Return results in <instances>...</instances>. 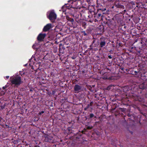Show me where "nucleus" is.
I'll use <instances>...</instances> for the list:
<instances>
[{"instance_id":"nucleus-31","label":"nucleus","mask_w":147,"mask_h":147,"mask_svg":"<svg viewBox=\"0 0 147 147\" xmlns=\"http://www.w3.org/2000/svg\"><path fill=\"white\" fill-rule=\"evenodd\" d=\"M33 90L32 89H30V92H31V91H33Z\"/></svg>"},{"instance_id":"nucleus-19","label":"nucleus","mask_w":147,"mask_h":147,"mask_svg":"<svg viewBox=\"0 0 147 147\" xmlns=\"http://www.w3.org/2000/svg\"><path fill=\"white\" fill-rule=\"evenodd\" d=\"M45 112L44 111H42L40 112H39L38 114V117H40L42 114L44 113Z\"/></svg>"},{"instance_id":"nucleus-26","label":"nucleus","mask_w":147,"mask_h":147,"mask_svg":"<svg viewBox=\"0 0 147 147\" xmlns=\"http://www.w3.org/2000/svg\"><path fill=\"white\" fill-rule=\"evenodd\" d=\"M71 58L72 59H76V57L75 56H73V57H71Z\"/></svg>"},{"instance_id":"nucleus-14","label":"nucleus","mask_w":147,"mask_h":147,"mask_svg":"<svg viewBox=\"0 0 147 147\" xmlns=\"http://www.w3.org/2000/svg\"><path fill=\"white\" fill-rule=\"evenodd\" d=\"M86 86L88 90H90L91 92L92 91V87L91 86V85H89L87 84H86Z\"/></svg>"},{"instance_id":"nucleus-17","label":"nucleus","mask_w":147,"mask_h":147,"mask_svg":"<svg viewBox=\"0 0 147 147\" xmlns=\"http://www.w3.org/2000/svg\"><path fill=\"white\" fill-rule=\"evenodd\" d=\"M101 78L103 79L106 80L108 78V77L106 75H104L102 76Z\"/></svg>"},{"instance_id":"nucleus-39","label":"nucleus","mask_w":147,"mask_h":147,"mask_svg":"<svg viewBox=\"0 0 147 147\" xmlns=\"http://www.w3.org/2000/svg\"><path fill=\"white\" fill-rule=\"evenodd\" d=\"M92 117H93V114H92Z\"/></svg>"},{"instance_id":"nucleus-28","label":"nucleus","mask_w":147,"mask_h":147,"mask_svg":"<svg viewBox=\"0 0 147 147\" xmlns=\"http://www.w3.org/2000/svg\"><path fill=\"white\" fill-rule=\"evenodd\" d=\"M9 78V76H5V78L7 79H8Z\"/></svg>"},{"instance_id":"nucleus-27","label":"nucleus","mask_w":147,"mask_h":147,"mask_svg":"<svg viewBox=\"0 0 147 147\" xmlns=\"http://www.w3.org/2000/svg\"><path fill=\"white\" fill-rule=\"evenodd\" d=\"M90 118H92V113H90Z\"/></svg>"},{"instance_id":"nucleus-40","label":"nucleus","mask_w":147,"mask_h":147,"mask_svg":"<svg viewBox=\"0 0 147 147\" xmlns=\"http://www.w3.org/2000/svg\"><path fill=\"white\" fill-rule=\"evenodd\" d=\"M34 46V45H33V46H32V47H33V48Z\"/></svg>"},{"instance_id":"nucleus-38","label":"nucleus","mask_w":147,"mask_h":147,"mask_svg":"<svg viewBox=\"0 0 147 147\" xmlns=\"http://www.w3.org/2000/svg\"><path fill=\"white\" fill-rule=\"evenodd\" d=\"M91 46H92V45H90V47H91Z\"/></svg>"},{"instance_id":"nucleus-34","label":"nucleus","mask_w":147,"mask_h":147,"mask_svg":"<svg viewBox=\"0 0 147 147\" xmlns=\"http://www.w3.org/2000/svg\"><path fill=\"white\" fill-rule=\"evenodd\" d=\"M134 72H135V73H136V74L137 73V71H135Z\"/></svg>"},{"instance_id":"nucleus-5","label":"nucleus","mask_w":147,"mask_h":147,"mask_svg":"<svg viewBox=\"0 0 147 147\" xmlns=\"http://www.w3.org/2000/svg\"><path fill=\"white\" fill-rule=\"evenodd\" d=\"M78 1V0H69L68 2H70L71 1V4H72L71 6H72L74 8H78V7L79 6V5H78V3L77 2ZM78 1H79L80 2V0H78Z\"/></svg>"},{"instance_id":"nucleus-41","label":"nucleus","mask_w":147,"mask_h":147,"mask_svg":"<svg viewBox=\"0 0 147 147\" xmlns=\"http://www.w3.org/2000/svg\"><path fill=\"white\" fill-rule=\"evenodd\" d=\"M92 49V48H90V49Z\"/></svg>"},{"instance_id":"nucleus-24","label":"nucleus","mask_w":147,"mask_h":147,"mask_svg":"<svg viewBox=\"0 0 147 147\" xmlns=\"http://www.w3.org/2000/svg\"><path fill=\"white\" fill-rule=\"evenodd\" d=\"M5 126H6V127L7 128H9L10 127L9 125H6Z\"/></svg>"},{"instance_id":"nucleus-32","label":"nucleus","mask_w":147,"mask_h":147,"mask_svg":"<svg viewBox=\"0 0 147 147\" xmlns=\"http://www.w3.org/2000/svg\"><path fill=\"white\" fill-rule=\"evenodd\" d=\"M90 104L91 105H92V102H90Z\"/></svg>"},{"instance_id":"nucleus-7","label":"nucleus","mask_w":147,"mask_h":147,"mask_svg":"<svg viewBox=\"0 0 147 147\" xmlns=\"http://www.w3.org/2000/svg\"><path fill=\"white\" fill-rule=\"evenodd\" d=\"M65 44L63 45L62 44H60L59 45V51L61 53L63 54L64 53V50L65 49Z\"/></svg>"},{"instance_id":"nucleus-10","label":"nucleus","mask_w":147,"mask_h":147,"mask_svg":"<svg viewBox=\"0 0 147 147\" xmlns=\"http://www.w3.org/2000/svg\"><path fill=\"white\" fill-rule=\"evenodd\" d=\"M86 75L88 78L89 79L91 78L92 77V71L91 69L90 70L88 69L87 70Z\"/></svg>"},{"instance_id":"nucleus-18","label":"nucleus","mask_w":147,"mask_h":147,"mask_svg":"<svg viewBox=\"0 0 147 147\" xmlns=\"http://www.w3.org/2000/svg\"><path fill=\"white\" fill-rule=\"evenodd\" d=\"M113 86V85H110L108 86L106 88V90H109L111 88V87Z\"/></svg>"},{"instance_id":"nucleus-16","label":"nucleus","mask_w":147,"mask_h":147,"mask_svg":"<svg viewBox=\"0 0 147 147\" xmlns=\"http://www.w3.org/2000/svg\"><path fill=\"white\" fill-rule=\"evenodd\" d=\"M82 26L84 28H86V22H82Z\"/></svg>"},{"instance_id":"nucleus-2","label":"nucleus","mask_w":147,"mask_h":147,"mask_svg":"<svg viewBox=\"0 0 147 147\" xmlns=\"http://www.w3.org/2000/svg\"><path fill=\"white\" fill-rule=\"evenodd\" d=\"M47 17L50 20H52L56 19L57 15L53 11H52L49 12L48 15H47Z\"/></svg>"},{"instance_id":"nucleus-29","label":"nucleus","mask_w":147,"mask_h":147,"mask_svg":"<svg viewBox=\"0 0 147 147\" xmlns=\"http://www.w3.org/2000/svg\"><path fill=\"white\" fill-rule=\"evenodd\" d=\"M108 57L110 59L112 58V57H111V55H109V56H108Z\"/></svg>"},{"instance_id":"nucleus-15","label":"nucleus","mask_w":147,"mask_h":147,"mask_svg":"<svg viewBox=\"0 0 147 147\" xmlns=\"http://www.w3.org/2000/svg\"><path fill=\"white\" fill-rule=\"evenodd\" d=\"M4 121V119L0 117V125H2L3 122Z\"/></svg>"},{"instance_id":"nucleus-21","label":"nucleus","mask_w":147,"mask_h":147,"mask_svg":"<svg viewBox=\"0 0 147 147\" xmlns=\"http://www.w3.org/2000/svg\"><path fill=\"white\" fill-rule=\"evenodd\" d=\"M81 137V135L80 136H76L75 137V138L77 139H80Z\"/></svg>"},{"instance_id":"nucleus-37","label":"nucleus","mask_w":147,"mask_h":147,"mask_svg":"<svg viewBox=\"0 0 147 147\" xmlns=\"http://www.w3.org/2000/svg\"><path fill=\"white\" fill-rule=\"evenodd\" d=\"M34 147H37V146H34Z\"/></svg>"},{"instance_id":"nucleus-36","label":"nucleus","mask_w":147,"mask_h":147,"mask_svg":"<svg viewBox=\"0 0 147 147\" xmlns=\"http://www.w3.org/2000/svg\"><path fill=\"white\" fill-rule=\"evenodd\" d=\"M80 55H81V56H82V54H80Z\"/></svg>"},{"instance_id":"nucleus-22","label":"nucleus","mask_w":147,"mask_h":147,"mask_svg":"<svg viewBox=\"0 0 147 147\" xmlns=\"http://www.w3.org/2000/svg\"><path fill=\"white\" fill-rule=\"evenodd\" d=\"M82 33L84 36H86L87 35V34L86 33L85 31H82Z\"/></svg>"},{"instance_id":"nucleus-11","label":"nucleus","mask_w":147,"mask_h":147,"mask_svg":"<svg viewBox=\"0 0 147 147\" xmlns=\"http://www.w3.org/2000/svg\"><path fill=\"white\" fill-rule=\"evenodd\" d=\"M92 128V126H87L85 128L84 130L82 131V132L83 134H85V132L88 131V130H90Z\"/></svg>"},{"instance_id":"nucleus-23","label":"nucleus","mask_w":147,"mask_h":147,"mask_svg":"<svg viewBox=\"0 0 147 147\" xmlns=\"http://www.w3.org/2000/svg\"><path fill=\"white\" fill-rule=\"evenodd\" d=\"M54 75V74L53 73V72H51V73H50V76H53Z\"/></svg>"},{"instance_id":"nucleus-3","label":"nucleus","mask_w":147,"mask_h":147,"mask_svg":"<svg viewBox=\"0 0 147 147\" xmlns=\"http://www.w3.org/2000/svg\"><path fill=\"white\" fill-rule=\"evenodd\" d=\"M92 7V6L90 5H89L88 7L89 11L88 12V18H87V20L88 21L90 22H92V20L91 19V18H92V10L91 9Z\"/></svg>"},{"instance_id":"nucleus-42","label":"nucleus","mask_w":147,"mask_h":147,"mask_svg":"<svg viewBox=\"0 0 147 147\" xmlns=\"http://www.w3.org/2000/svg\"><path fill=\"white\" fill-rule=\"evenodd\" d=\"M89 81V80H88V82Z\"/></svg>"},{"instance_id":"nucleus-6","label":"nucleus","mask_w":147,"mask_h":147,"mask_svg":"<svg viewBox=\"0 0 147 147\" xmlns=\"http://www.w3.org/2000/svg\"><path fill=\"white\" fill-rule=\"evenodd\" d=\"M46 36L45 33L42 34L40 33L38 36L37 39L38 41H42L45 38Z\"/></svg>"},{"instance_id":"nucleus-8","label":"nucleus","mask_w":147,"mask_h":147,"mask_svg":"<svg viewBox=\"0 0 147 147\" xmlns=\"http://www.w3.org/2000/svg\"><path fill=\"white\" fill-rule=\"evenodd\" d=\"M81 86L80 85L76 84L74 86V89L76 93H78L81 90Z\"/></svg>"},{"instance_id":"nucleus-12","label":"nucleus","mask_w":147,"mask_h":147,"mask_svg":"<svg viewBox=\"0 0 147 147\" xmlns=\"http://www.w3.org/2000/svg\"><path fill=\"white\" fill-rule=\"evenodd\" d=\"M139 87L140 89H144L145 88L146 86L143 83L139 86Z\"/></svg>"},{"instance_id":"nucleus-9","label":"nucleus","mask_w":147,"mask_h":147,"mask_svg":"<svg viewBox=\"0 0 147 147\" xmlns=\"http://www.w3.org/2000/svg\"><path fill=\"white\" fill-rule=\"evenodd\" d=\"M51 24H48L45 26L43 29V31L44 32H47L51 29Z\"/></svg>"},{"instance_id":"nucleus-33","label":"nucleus","mask_w":147,"mask_h":147,"mask_svg":"<svg viewBox=\"0 0 147 147\" xmlns=\"http://www.w3.org/2000/svg\"><path fill=\"white\" fill-rule=\"evenodd\" d=\"M94 40H93V41H92V44L94 43Z\"/></svg>"},{"instance_id":"nucleus-30","label":"nucleus","mask_w":147,"mask_h":147,"mask_svg":"<svg viewBox=\"0 0 147 147\" xmlns=\"http://www.w3.org/2000/svg\"><path fill=\"white\" fill-rule=\"evenodd\" d=\"M2 88L3 90H5L6 88V87L5 86H3Z\"/></svg>"},{"instance_id":"nucleus-35","label":"nucleus","mask_w":147,"mask_h":147,"mask_svg":"<svg viewBox=\"0 0 147 147\" xmlns=\"http://www.w3.org/2000/svg\"><path fill=\"white\" fill-rule=\"evenodd\" d=\"M101 14H98V15L99 16H100Z\"/></svg>"},{"instance_id":"nucleus-4","label":"nucleus","mask_w":147,"mask_h":147,"mask_svg":"<svg viewBox=\"0 0 147 147\" xmlns=\"http://www.w3.org/2000/svg\"><path fill=\"white\" fill-rule=\"evenodd\" d=\"M43 137L45 138V140L46 142H51L53 141V137L48 134L44 135Z\"/></svg>"},{"instance_id":"nucleus-13","label":"nucleus","mask_w":147,"mask_h":147,"mask_svg":"<svg viewBox=\"0 0 147 147\" xmlns=\"http://www.w3.org/2000/svg\"><path fill=\"white\" fill-rule=\"evenodd\" d=\"M106 44V42L105 41H101L100 43V46L101 47L105 46Z\"/></svg>"},{"instance_id":"nucleus-25","label":"nucleus","mask_w":147,"mask_h":147,"mask_svg":"<svg viewBox=\"0 0 147 147\" xmlns=\"http://www.w3.org/2000/svg\"><path fill=\"white\" fill-rule=\"evenodd\" d=\"M55 90L53 91L52 92V94H53L54 95L55 94Z\"/></svg>"},{"instance_id":"nucleus-1","label":"nucleus","mask_w":147,"mask_h":147,"mask_svg":"<svg viewBox=\"0 0 147 147\" xmlns=\"http://www.w3.org/2000/svg\"><path fill=\"white\" fill-rule=\"evenodd\" d=\"M10 80L12 85H14L16 87L19 86L23 82L21 77L18 75L10 77Z\"/></svg>"},{"instance_id":"nucleus-20","label":"nucleus","mask_w":147,"mask_h":147,"mask_svg":"<svg viewBox=\"0 0 147 147\" xmlns=\"http://www.w3.org/2000/svg\"><path fill=\"white\" fill-rule=\"evenodd\" d=\"M6 105L5 104H4L3 105H1L0 106L1 109H3L5 108V107Z\"/></svg>"}]
</instances>
